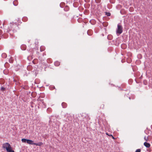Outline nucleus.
Here are the masks:
<instances>
[{"label": "nucleus", "instance_id": "20", "mask_svg": "<svg viewBox=\"0 0 152 152\" xmlns=\"http://www.w3.org/2000/svg\"><path fill=\"white\" fill-rule=\"evenodd\" d=\"M62 104L63 106L64 105H66V104L65 103H62Z\"/></svg>", "mask_w": 152, "mask_h": 152}, {"label": "nucleus", "instance_id": "21", "mask_svg": "<svg viewBox=\"0 0 152 152\" xmlns=\"http://www.w3.org/2000/svg\"><path fill=\"white\" fill-rule=\"evenodd\" d=\"M112 137V138L113 139H115V138H114V137L112 135L111 137Z\"/></svg>", "mask_w": 152, "mask_h": 152}, {"label": "nucleus", "instance_id": "14", "mask_svg": "<svg viewBox=\"0 0 152 152\" xmlns=\"http://www.w3.org/2000/svg\"><path fill=\"white\" fill-rule=\"evenodd\" d=\"M104 107V105L103 104H102L101 106V108L102 109H103Z\"/></svg>", "mask_w": 152, "mask_h": 152}, {"label": "nucleus", "instance_id": "17", "mask_svg": "<svg viewBox=\"0 0 152 152\" xmlns=\"http://www.w3.org/2000/svg\"><path fill=\"white\" fill-rule=\"evenodd\" d=\"M2 34V31L1 30H0V36Z\"/></svg>", "mask_w": 152, "mask_h": 152}, {"label": "nucleus", "instance_id": "24", "mask_svg": "<svg viewBox=\"0 0 152 152\" xmlns=\"http://www.w3.org/2000/svg\"><path fill=\"white\" fill-rule=\"evenodd\" d=\"M5 55V54H3V55Z\"/></svg>", "mask_w": 152, "mask_h": 152}, {"label": "nucleus", "instance_id": "22", "mask_svg": "<svg viewBox=\"0 0 152 152\" xmlns=\"http://www.w3.org/2000/svg\"><path fill=\"white\" fill-rule=\"evenodd\" d=\"M68 7H65V8H64V10H65L66 8H68Z\"/></svg>", "mask_w": 152, "mask_h": 152}, {"label": "nucleus", "instance_id": "8", "mask_svg": "<svg viewBox=\"0 0 152 152\" xmlns=\"http://www.w3.org/2000/svg\"><path fill=\"white\" fill-rule=\"evenodd\" d=\"M45 49V47L43 46H41L40 47V50L41 51H43Z\"/></svg>", "mask_w": 152, "mask_h": 152}, {"label": "nucleus", "instance_id": "23", "mask_svg": "<svg viewBox=\"0 0 152 152\" xmlns=\"http://www.w3.org/2000/svg\"><path fill=\"white\" fill-rule=\"evenodd\" d=\"M1 20H0V25H1Z\"/></svg>", "mask_w": 152, "mask_h": 152}, {"label": "nucleus", "instance_id": "19", "mask_svg": "<svg viewBox=\"0 0 152 152\" xmlns=\"http://www.w3.org/2000/svg\"><path fill=\"white\" fill-rule=\"evenodd\" d=\"M23 47H24V49H23V50H25L26 49V46L25 45H23Z\"/></svg>", "mask_w": 152, "mask_h": 152}, {"label": "nucleus", "instance_id": "6", "mask_svg": "<svg viewBox=\"0 0 152 152\" xmlns=\"http://www.w3.org/2000/svg\"><path fill=\"white\" fill-rule=\"evenodd\" d=\"M13 4L15 6H17L18 4V2L17 0H15L13 1Z\"/></svg>", "mask_w": 152, "mask_h": 152}, {"label": "nucleus", "instance_id": "10", "mask_svg": "<svg viewBox=\"0 0 152 152\" xmlns=\"http://www.w3.org/2000/svg\"><path fill=\"white\" fill-rule=\"evenodd\" d=\"M55 65L56 66H58L60 65V63L58 61H56L55 62Z\"/></svg>", "mask_w": 152, "mask_h": 152}, {"label": "nucleus", "instance_id": "9", "mask_svg": "<svg viewBox=\"0 0 152 152\" xmlns=\"http://www.w3.org/2000/svg\"><path fill=\"white\" fill-rule=\"evenodd\" d=\"M27 140H28V139H26L23 138V139H21V141H22V142H24V143H26V142H27Z\"/></svg>", "mask_w": 152, "mask_h": 152}, {"label": "nucleus", "instance_id": "7", "mask_svg": "<svg viewBox=\"0 0 152 152\" xmlns=\"http://www.w3.org/2000/svg\"><path fill=\"white\" fill-rule=\"evenodd\" d=\"M9 148H10L7 149V150L8 152H14V151L12 150V149L11 147Z\"/></svg>", "mask_w": 152, "mask_h": 152}, {"label": "nucleus", "instance_id": "11", "mask_svg": "<svg viewBox=\"0 0 152 152\" xmlns=\"http://www.w3.org/2000/svg\"><path fill=\"white\" fill-rule=\"evenodd\" d=\"M121 47L122 48L124 49L126 48V46L125 44H123L121 45Z\"/></svg>", "mask_w": 152, "mask_h": 152}, {"label": "nucleus", "instance_id": "3", "mask_svg": "<svg viewBox=\"0 0 152 152\" xmlns=\"http://www.w3.org/2000/svg\"><path fill=\"white\" fill-rule=\"evenodd\" d=\"M11 146L8 143H6L4 144L3 145V148H6V150H7V149L10 148Z\"/></svg>", "mask_w": 152, "mask_h": 152}, {"label": "nucleus", "instance_id": "1", "mask_svg": "<svg viewBox=\"0 0 152 152\" xmlns=\"http://www.w3.org/2000/svg\"><path fill=\"white\" fill-rule=\"evenodd\" d=\"M27 143L28 144H29L30 145H39V146L41 145H42L43 144L41 142H39L37 143H34L33 141L32 140H28V139L27 141Z\"/></svg>", "mask_w": 152, "mask_h": 152}, {"label": "nucleus", "instance_id": "18", "mask_svg": "<svg viewBox=\"0 0 152 152\" xmlns=\"http://www.w3.org/2000/svg\"><path fill=\"white\" fill-rule=\"evenodd\" d=\"M5 89V88H3V87H2L1 88V90H2V91H4Z\"/></svg>", "mask_w": 152, "mask_h": 152}, {"label": "nucleus", "instance_id": "4", "mask_svg": "<svg viewBox=\"0 0 152 152\" xmlns=\"http://www.w3.org/2000/svg\"><path fill=\"white\" fill-rule=\"evenodd\" d=\"M144 145L145 146L146 148H149L150 146L151 145L150 143L145 142L144 143Z\"/></svg>", "mask_w": 152, "mask_h": 152}, {"label": "nucleus", "instance_id": "12", "mask_svg": "<svg viewBox=\"0 0 152 152\" xmlns=\"http://www.w3.org/2000/svg\"><path fill=\"white\" fill-rule=\"evenodd\" d=\"M144 139L146 141H147L148 140V137H146V136L144 137Z\"/></svg>", "mask_w": 152, "mask_h": 152}, {"label": "nucleus", "instance_id": "5", "mask_svg": "<svg viewBox=\"0 0 152 152\" xmlns=\"http://www.w3.org/2000/svg\"><path fill=\"white\" fill-rule=\"evenodd\" d=\"M39 101H40V102H39V105H40L41 104V102L44 105V101H43V100L41 99H40L39 98L38 99Z\"/></svg>", "mask_w": 152, "mask_h": 152}, {"label": "nucleus", "instance_id": "15", "mask_svg": "<svg viewBox=\"0 0 152 152\" xmlns=\"http://www.w3.org/2000/svg\"><path fill=\"white\" fill-rule=\"evenodd\" d=\"M106 134L107 135H108V136H109L112 137V134H109L107 132H106Z\"/></svg>", "mask_w": 152, "mask_h": 152}, {"label": "nucleus", "instance_id": "2", "mask_svg": "<svg viewBox=\"0 0 152 152\" xmlns=\"http://www.w3.org/2000/svg\"><path fill=\"white\" fill-rule=\"evenodd\" d=\"M123 28L122 26L119 25H118V29L117 31V33L121 34L122 32Z\"/></svg>", "mask_w": 152, "mask_h": 152}, {"label": "nucleus", "instance_id": "13", "mask_svg": "<svg viewBox=\"0 0 152 152\" xmlns=\"http://www.w3.org/2000/svg\"><path fill=\"white\" fill-rule=\"evenodd\" d=\"M135 152H141V150L140 149H137L136 150Z\"/></svg>", "mask_w": 152, "mask_h": 152}, {"label": "nucleus", "instance_id": "16", "mask_svg": "<svg viewBox=\"0 0 152 152\" xmlns=\"http://www.w3.org/2000/svg\"><path fill=\"white\" fill-rule=\"evenodd\" d=\"M106 15L107 16H110V13L109 12H108L106 13Z\"/></svg>", "mask_w": 152, "mask_h": 152}]
</instances>
